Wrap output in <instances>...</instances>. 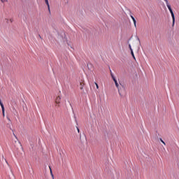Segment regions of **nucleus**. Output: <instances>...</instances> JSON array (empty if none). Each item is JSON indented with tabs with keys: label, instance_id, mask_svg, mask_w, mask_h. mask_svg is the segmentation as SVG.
I'll list each match as a JSON object with an SVG mask.
<instances>
[{
	"label": "nucleus",
	"instance_id": "1",
	"mask_svg": "<svg viewBox=\"0 0 179 179\" xmlns=\"http://www.w3.org/2000/svg\"><path fill=\"white\" fill-rule=\"evenodd\" d=\"M164 2H166V6L168 8V10H169L171 15H172V18H173V26L175 25V21H176V18H175V14L173 12L171 6L169 5V1L168 0H164Z\"/></svg>",
	"mask_w": 179,
	"mask_h": 179
},
{
	"label": "nucleus",
	"instance_id": "2",
	"mask_svg": "<svg viewBox=\"0 0 179 179\" xmlns=\"http://www.w3.org/2000/svg\"><path fill=\"white\" fill-rule=\"evenodd\" d=\"M115 83V85H116V87L118 89V93L120 94V96H122V92H121V90L119 88V83H117V80H113Z\"/></svg>",
	"mask_w": 179,
	"mask_h": 179
},
{
	"label": "nucleus",
	"instance_id": "3",
	"mask_svg": "<svg viewBox=\"0 0 179 179\" xmlns=\"http://www.w3.org/2000/svg\"><path fill=\"white\" fill-rule=\"evenodd\" d=\"M0 106H1L3 116H5V108H4V105H3V103H2V101L1 99H0Z\"/></svg>",
	"mask_w": 179,
	"mask_h": 179
},
{
	"label": "nucleus",
	"instance_id": "4",
	"mask_svg": "<svg viewBox=\"0 0 179 179\" xmlns=\"http://www.w3.org/2000/svg\"><path fill=\"white\" fill-rule=\"evenodd\" d=\"M61 99H62V97L60 96L56 97V99H55V103H56V104H57L58 106H59V104L61 103Z\"/></svg>",
	"mask_w": 179,
	"mask_h": 179
},
{
	"label": "nucleus",
	"instance_id": "5",
	"mask_svg": "<svg viewBox=\"0 0 179 179\" xmlns=\"http://www.w3.org/2000/svg\"><path fill=\"white\" fill-rule=\"evenodd\" d=\"M130 17L131 18V20L134 22V27L136 28V20L135 17H134L133 15H130Z\"/></svg>",
	"mask_w": 179,
	"mask_h": 179
},
{
	"label": "nucleus",
	"instance_id": "6",
	"mask_svg": "<svg viewBox=\"0 0 179 179\" xmlns=\"http://www.w3.org/2000/svg\"><path fill=\"white\" fill-rule=\"evenodd\" d=\"M46 6H48V11L50 12V3H48V0H45Z\"/></svg>",
	"mask_w": 179,
	"mask_h": 179
},
{
	"label": "nucleus",
	"instance_id": "7",
	"mask_svg": "<svg viewBox=\"0 0 179 179\" xmlns=\"http://www.w3.org/2000/svg\"><path fill=\"white\" fill-rule=\"evenodd\" d=\"M84 85H85L84 81L82 80V81L80 82V90H83Z\"/></svg>",
	"mask_w": 179,
	"mask_h": 179
},
{
	"label": "nucleus",
	"instance_id": "8",
	"mask_svg": "<svg viewBox=\"0 0 179 179\" xmlns=\"http://www.w3.org/2000/svg\"><path fill=\"white\" fill-rule=\"evenodd\" d=\"M110 76L112 78V80H113V81H114V80H116V78H115V77H114V76H113V73L111 72V71H110Z\"/></svg>",
	"mask_w": 179,
	"mask_h": 179
},
{
	"label": "nucleus",
	"instance_id": "9",
	"mask_svg": "<svg viewBox=\"0 0 179 179\" xmlns=\"http://www.w3.org/2000/svg\"><path fill=\"white\" fill-rule=\"evenodd\" d=\"M131 57H133L134 59L136 60L135 55L134 54L133 50L131 51Z\"/></svg>",
	"mask_w": 179,
	"mask_h": 179
},
{
	"label": "nucleus",
	"instance_id": "10",
	"mask_svg": "<svg viewBox=\"0 0 179 179\" xmlns=\"http://www.w3.org/2000/svg\"><path fill=\"white\" fill-rule=\"evenodd\" d=\"M49 169H50V174H51V176H52V179H54V174H53V173L52 172L51 167H50V166H49Z\"/></svg>",
	"mask_w": 179,
	"mask_h": 179
},
{
	"label": "nucleus",
	"instance_id": "11",
	"mask_svg": "<svg viewBox=\"0 0 179 179\" xmlns=\"http://www.w3.org/2000/svg\"><path fill=\"white\" fill-rule=\"evenodd\" d=\"M94 84H95V85L96 86V89L99 90V84H97L96 83H95Z\"/></svg>",
	"mask_w": 179,
	"mask_h": 179
},
{
	"label": "nucleus",
	"instance_id": "12",
	"mask_svg": "<svg viewBox=\"0 0 179 179\" xmlns=\"http://www.w3.org/2000/svg\"><path fill=\"white\" fill-rule=\"evenodd\" d=\"M160 141L162 142V143L166 145V143L162 140V138H160Z\"/></svg>",
	"mask_w": 179,
	"mask_h": 179
},
{
	"label": "nucleus",
	"instance_id": "13",
	"mask_svg": "<svg viewBox=\"0 0 179 179\" xmlns=\"http://www.w3.org/2000/svg\"><path fill=\"white\" fill-rule=\"evenodd\" d=\"M1 2H2L3 3H5V2H7L8 0H0Z\"/></svg>",
	"mask_w": 179,
	"mask_h": 179
},
{
	"label": "nucleus",
	"instance_id": "14",
	"mask_svg": "<svg viewBox=\"0 0 179 179\" xmlns=\"http://www.w3.org/2000/svg\"><path fill=\"white\" fill-rule=\"evenodd\" d=\"M129 49H130L131 51H133V49H132V48L131 47V45H130V44H129Z\"/></svg>",
	"mask_w": 179,
	"mask_h": 179
},
{
	"label": "nucleus",
	"instance_id": "15",
	"mask_svg": "<svg viewBox=\"0 0 179 179\" xmlns=\"http://www.w3.org/2000/svg\"><path fill=\"white\" fill-rule=\"evenodd\" d=\"M77 131H78V133L80 134V129H79V127H77Z\"/></svg>",
	"mask_w": 179,
	"mask_h": 179
},
{
	"label": "nucleus",
	"instance_id": "16",
	"mask_svg": "<svg viewBox=\"0 0 179 179\" xmlns=\"http://www.w3.org/2000/svg\"><path fill=\"white\" fill-rule=\"evenodd\" d=\"M14 134V136L17 138V136L15 134Z\"/></svg>",
	"mask_w": 179,
	"mask_h": 179
},
{
	"label": "nucleus",
	"instance_id": "17",
	"mask_svg": "<svg viewBox=\"0 0 179 179\" xmlns=\"http://www.w3.org/2000/svg\"><path fill=\"white\" fill-rule=\"evenodd\" d=\"M8 120L10 121V120H9V118H8Z\"/></svg>",
	"mask_w": 179,
	"mask_h": 179
}]
</instances>
